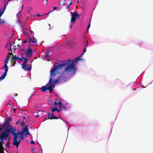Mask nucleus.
<instances>
[{
  "instance_id": "f257e3e1",
  "label": "nucleus",
  "mask_w": 153,
  "mask_h": 153,
  "mask_svg": "<svg viewBox=\"0 0 153 153\" xmlns=\"http://www.w3.org/2000/svg\"><path fill=\"white\" fill-rule=\"evenodd\" d=\"M62 62V64H59L56 63L55 64L53 65V68L51 70L50 72V78L49 80L50 82L53 83L52 79L57 75L59 69H63L61 72V75L62 76L65 77H66L68 74H70L69 72L73 71V66L72 65L70 66L68 65L66 61Z\"/></svg>"
},
{
  "instance_id": "f03ea898",
  "label": "nucleus",
  "mask_w": 153,
  "mask_h": 153,
  "mask_svg": "<svg viewBox=\"0 0 153 153\" xmlns=\"http://www.w3.org/2000/svg\"><path fill=\"white\" fill-rule=\"evenodd\" d=\"M80 59V57H79L76 58L75 60L68 59L67 60H65L64 61L62 60L60 61L61 62H62L66 61L68 65H69L70 66L72 65V66H73V69H72L73 71L72 72H69V73L70 74L72 75H74L76 74V69L75 63H77L78 62Z\"/></svg>"
},
{
  "instance_id": "7ed1b4c3",
  "label": "nucleus",
  "mask_w": 153,
  "mask_h": 153,
  "mask_svg": "<svg viewBox=\"0 0 153 153\" xmlns=\"http://www.w3.org/2000/svg\"><path fill=\"white\" fill-rule=\"evenodd\" d=\"M19 134L17 133V134L13 136L14 137L13 144L14 146H16L17 148L19 146L21 141L24 140L23 137L19 136Z\"/></svg>"
},
{
  "instance_id": "20e7f679",
  "label": "nucleus",
  "mask_w": 153,
  "mask_h": 153,
  "mask_svg": "<svg viewBox=\"0 0 153 153\" xmlns=\"http://www.w3.org/2000/svg\"><path fill=\"white\" fill-rule=\"evenodd\" d=\"M49 86L47 87V85H46L42 87L41 90L44 92H45L48 90H49L50 92H52L53 89L54 88V86L53 85V83L52 82H50L49 81Z\"/></svg>"
},
{
  "instance_id": "39448f33",
  "label": "nucleus",
  "mask_w": 153,
  "mask_h": 153,
  "mask_svg": "<svg viewBox=\"0 0 153 153\" xmlns=\"http://www.w3.org/2000/svg\"><path fill=\"white\" fill-rule=\"evenodd\" d=\"M71 15H72V18L71 19V22L73 23L75 22L76 19V18H79L80 17V15L77 14L76 12H71Z\"/></svg>"
},
{
  "instance_id": "423d86ee",
  "label": "nucleus",
  "mask_w": 153,
  "mask_h": 153,
  "mask_svg": "<svg viewBox=\"0 0 153 153\" xmlns=\"http://www.w3.org/2000/svg\"><path fill=\"white\" fill-rule=\"evenodd\" d=\"M10 127H7L6 128V130L1 133V134L8 137L9 135V133L10 132Z\"/></svg>"
},
{
  "instance_id": "0eeeda50",
  "label": "nucleus",
  "mask_w": 153,
  "mask_h": 153,
  "mask_svg": "<svg viewBox=\"0 0 153 153\" xmlns=\"http://www.w3.org/2000/svg\"><path fill=\"white\" fill-rule=\"evenodd\" d=\"M8 137L1 134H0V144H3L4 143V140H6Z\"/></svg>"
},
{
  "instance_id": "6e6552de",
  "label": "nucleus",
  "mask_w": 153,
  "mask_h": 153,
  "mask_svg": "<svg viewBox=\"0 0 153 153\" xmlns=\"http://www.w3.org/2000/svg\"><path fill=\"white\" fill-rule=\"evenodd\" d=\"M32 51H33L30 48V47L29 46H28V49L25 51V53L26 54V55H30V57H31L33 53Z\"/></svg>"
},
{
  "instance_id": "1a4fd4ad",
  "label": "nucleus",
  "mask_w": 153,
  "mask_h": 153,
  "mask_svg": "<svg viewBox=\"0 0 153 153\" xmlns=\"http://www.w3.org/2000/svg\"><path fill=\"white\" fill-rule=\"evenodd\" d=\"M51 117H48L47 118V120L48 119H58L59 118L61 119V118L60 117H56L53 114V112H52V113H51Z\"/></svg>"
},
{
  "instance_id": "9d476101",
  "label": "nucleus",
  "mask_w": 153,
  "mask_h": 153,
  "mask_svg": "<svg viewBox=\"0 0 153 153\" xmlns=\"http://www.w3.org/2000/svg\"><path fill=\"white\" fill-rule=\"evenodd\" d=\"M10 132L11 133L13 136H14L17 134V133H15V132L16 131V128H14L13 127L10 126Z\"/></svg>"
},
{
  "instance_id": "9b49d317",
  "label": "nucleus",
  "mask_w": 153,
  "mask_h": 153,
  "mask_svg": "<svg viewBox=\"0 0 153 153\" xmlns=\"http://www.w3.org/2000/svg\"><path fill=\"white\" fill-rule=\"evenodd\" d=\"M26 60H24V61L23 62V63L21 65H22V68L24 70V68H25V67H26L27 65H26V63H27L28 62V60H27V59L28 58L27 57L26 58Z\"/></svg>"
},
{
  "instance_id": "f8f14e48",
  "label": "nucleus",
  "mask_w": 153,
  "mask_h": 153,
  "mask_svg": "<svg viewBox=\"0 0 153 153\" xmlns=\"http://www.w3.org/2000/svg\"><path fill=\"white\" fill-rule=\"evenodd\" d=\"M12 119L10 117L7 118V120L5 122V123L7 125V127H10V122L11 121Z\"/></svg>"
},
{
  "instance_id": "ddd939ff",
  "label": "nucleus",
  "mask_w": 153,
  "mask_h": 153,
  "mask_svg": "<svg viewBox=\"0 0 153 153\" xmlns=\"http://www.w3.org/2000/svg\"><path fill=\"white\" fill-rule=\"evenodd\" d=\"M29 39L30 42H32L34 43H36L37 42V40L35 39L34 37L32 38L29 37Z\"/></svg>"
},
{
  "instance_id": "4468645a",
  "label": "nucleus",
  "mask_w": 153,
  "mask_h": 153,
  "mask_svg": "<svg viewBox=\"0 0 153 153\" xmlns=\"http://www.w3.org/2000/svg\"><path fill=\"white\" fill-rule=\"evenodd\" d=\"M0 127H1V128L2 129L1 131H2L3 129H5L7 127V125L5 123L2 126H1Z\"/></svg>"
},
{
  "instance_id": "2eb2a0df",
  "label": "nucleus",
  "mask_w": 153,
  "mask_h": 153,
  "mask_svg": "<svg viewBox=\"0 0 153 153\" xmlns=\"http://www.w3.org/2000/svg\"><path fill=\"white\" fill-rule=\"evenodd\" d=\"M60 101L59 100V99H58V100L57 99H56V101L54 103H53V105H58L60 103Z\"/></svg>"
},
{
  "instance_id": "dca6fc26",
  "label": "nucleus",
  "mask_w": 153,
  "mask_h": 153,
  "mask_svg": "<svg viewBox=\"0 0 153 153\" xmlns=\"http://www.w3.org/2000/svg\"><path fill=\"white\" fill-rule=\"evenodd\" d=\"M32 66L31 65H29L28 67L27 68H26V67H25V68L24 69V70L25 71H27L28 70H30L32 68Z\"/></svg>"
},
{
  "instance_id": "f3484780",
  "label": "nucleus",
  "mask_w": 153,
  "mask_h": 153,
  "mask_svg": "<svg viewBox=\"0 0 153 153\" xmlns=\"http://www.w3.org/2000/svg\"><path fill=\"white\" fill-rule=\"evenodd\" d=\"M11 60H18L19 59V57H16V56H12L11 57Z\"/></svg>"
},
{
  "instance_id": "a211bd4d",
  "label": "nucleus",
  "mask_w": 153,
  "mask_h": 153,
  "mask_svg": "<svg viewBox=\"0 0 153 153\" xmlns=\"http://www.w3.org/2000/svg\"><path fill=\"white\" fill-rule=\"evenodd\" d=\"M24 133V132H23V131H19L17 133H18L19 134V136H20V137H23V134Z\"/></svg>"
},
{
  "instance_id": "6ab92c4d",
  "label": "nucleus",
  "mask_w": 153,
  "mask_h": 153,
  "mask_svg": "<svg viewBox=\"0 0 153 153\" xmlns=\"http://www.w3.org/2000/svg\"><path fill=\"white\" fill-rule=\"evenodd\" d=\"M22 131H23V132H24V133H25L26 132H27L28 131V126H25L23 128Z\"/></svg>"
},
{
  "instance_id": "aec40b11",
  "label": "nucleus",
  "mask_w": 153,
  "mask_h": 153,
  "mask_svg": "<svg viewBox=\"0 0 153 153\" xmlns=\"http://www.w3.org/2000/svg\"><path fill=\"white\" fill-rule=\"evenodd\" d=\"M4 148L3 146V144H0V150L1 152L2 153L4 152Z\"/></svg>"
},
{
  "instance_id": "412c9836",
  "label": "nucleus",
  "mask_w": 153,
  "mask_h": 153,
  "mask_svg": "<svg viewBox=\"0 0 153 153\" xmlns=\"http://www.w3.org/2000/svg\"><path fill=\"white\" fill-rule=\"evenodd\" d=\"M15 43V42H13L12 45H10V51H12V49L11 48V47L12 46H14V48H13L14 50H16V48H15V47H16V46H14Z\"/></svg>"
},
{
  "instance_id": "4be33fe9",
  "label": "nucleus",
  "mask_w": 153,
  "mask_h": 153,
  "mask_svg": "<svg viewBox=\"0 0 153 153\" xmlns=\"http://www.w3.org/2000/svg\"><path fill=\"white\" fill-rule=\"evenodd\" d=\"M8 71V66H7L6 68L5 69V71L4 72V73L3 74H4L5 76H6V74L7 73Z\"/></svg>"
},
{
  "instance_id": "5701e85b",
  "label": "nucleus",
  "mask_w": 153,
  "mask_h": 153,
  "mask_svg": "<svg viewBox=\"0 0 153 153\" xmlns=\"http://www.w3.org/2000/svg\"><path fill=\"white\" fill-rule=\"evenodd\" d=\"M57 109L58 108L54 106L52 108V112H53V113L55 111H57Z\"/></svg>"
},
{
  "instance_id": "b1692460",
  "label": "nucleus",
  "mask_w": 153,
  "mask_h": 153,
  "mask_svg": "<svg viewBox=\"0 0 153 153\" xmlns=\"http://www.w3.org/2000/svg\"><path fill=\"white\" fill-rule=\"evenodd\" d=\"M6 76L4 74H3L1 77H0V80L1 81L3 79H4L5 77Z\"/></svg>"
},
{
  "instance_id": "393cba45",
  "label": "nucleus",
  "mask_w": 153,
  "mask_h": 153,
  "mask_svg": "<svg viewBox=\"0 0 153 153\" xmlns=\"http://www.w3.org/2000/svg\"><path fill=\"white\" fill-rule=\"evenodd\" d=\"M22 55H23V54H22ZM26 58H25L23 56V55H22V58H20L19 57V60L21 61H22L23 60H26Z\"/></svg>"
},
{
  "instance_id": "a878e982",
  "label": "nucleus",
  "mask_w": 153,
  "mask_h": 153,
  "mask_svg": "<svg viewBox=\"0 0 153 153\" xmlns=\"http://www.w3.org/2000/svg\"><path fill=\"white\" fill-rule=\"evenodd\" d=\"M62 108H61V109H62V110H64L65 111L66 110V107L65 106L62 105Z\"/></svg>"
},
{
  "instance_id": "bb28decb",
  "label": "nucleus",
  "mask_w": 153,
  "mask_h": 153,
  "mask_svg": "<svg viewBox=\"0 0 153 153\" xmlns=\"http://www.w3.org/2000/svg\"><path fill=\"white\" fill-rule=\"evenodd\" d=\"M11 61L12 62L11 65L12 66H13L16 63V61L15 60H11Z\"/></svg>"
},
{
  "instance_id": "cd10ccee",
  "label": "nucleus",
  "mask_w": 153,
  "mask_h": 153,
  "mask_svg": "<svg viewBox=\"0 0 153 153\" xmlns=\"http://www.w3.org/2000/svg\"><path fill=\"white\" fill-rule=\"evenodd\" d=\"M5 23V21L4 20H1L0 19V24L1 25L2 24H4Z\"/></svg>"
},
{
  "instance_id": "c85d7f7f",
  "label": "nucleus",
  "mask_w": 153,
  "mask_h": 153,
  "mask_svg": "<svg viewBox=\"0 0 153 153\" xmlns=\"http://www.w3.org/2000/svg\"><path fill=\"white\" fill-rule=\"evenodd\" d=\"M31 151L32 153H36V151L35 149H32Z\"/></svg>"
},
{
  "instance_id": "c756f323",
  "label": "nucleus",
  "mask_w": 153,
  "mask_h": 153,
  "mask_svg": "<svg viewBox=\"0 0 153 153\" xmlns=\"http://www.w3.org/2000/svg\"><path fill=\"white\" fill-rule=\"evenodd\" d=\"M21 125L22 127H24L25 126V127L26 126V123H25L24 122V121H23V122H22Z\"/></svg>"
},
{
  "instance_id": "7c9ffc66",
  "label": "nucleus",
  "mask_w": 153,
  "mask_h": 153,
  "mask_svg": "<svg viewBox=\"0 0 153 153\" xmlns=\"http://www.w3.org/2000/svg\"><path fill=\"white\" fill-rule=\"evenodd\" d=\"M9 139H9H9H8V142L7 143V144H6V147H8V148L9 147V146H10V145H9V143H8L9 141Z\"/></svg>"
},
{
  "instance_id": "2f4dec72",
  "label": "nucleus",
  "mask_w": 153,
  "mask_h": 153,
  "mask_svg": "<svg viewBox=\"0 0 153 153\" xmlns=\"http://www.w3.org/2000/svg\"><path fill=\"white\" fill-rule=\"evenodd\" d=\"M8 60H9L6 59L4 60V63H5L4 64L5 65H7V63L8 62Z\"/></svg>"
},
{
  "instance_id": "473e14b6",
  "label": "nucleus",
  "mask_w": 153,
  "mask_h": 153,
  "mask_svg": "<svg viewBox=\"0 0 153 153\" xmlns=\"http://www.w3.org/2000/svg\"><path fill=\"white\" fill-rule=\"evenodd\" d=\"M4 13V11H0V17L1 18V16L3 15Z\"/></svg>"
},
{
  "instance_id": "72a5a7b5",
  "label": "nucleus",
  "mask_w": 153,
  "mask_h": 153,
  "mask_svg": "<svg viewBox=\"0 0 153 153\" xmlns=\"http://www.w3.org/2000/svg\"><path fill=\"white\" fill-rule=\"evenodd\" d=\"M7 65H4V66L2 67L1 68V69L2 70L4 69H5L7 67Z\"/></svg>"
},
{
  "instance_id": "f704fd0d",
  "label": "nucleus",
  "mask_w": 153,
  "mask_h": 153,
  "mask_svg": "<svg viewBox=\"0 0 153 153\" xmlns=\"http://www.w3.org/2000/svg\"><path fill=\"white\" fill-rule=\"evenodd\" d=\"M50 51H48L47 52V53L46 55V57H50V55H49V53Z\"/></svg>"
},
{
  "instance_id": "c9c22d12",
  "label": "nucleus",
  "mask_w": 153,
  "mask_h": 153,
  "mask_svg": "<svg viewBox=\"0 0 153 153\" xmlns=\"http://www.w3.org/2000/svg\"><path fill=\"white\" fill-rule=\"evenodd\" d=\"M59 79H56V80L55 81L54 83H57L59 82Z\"/></svg>"
},
{
  "instance_id": "e433bc0d",
  "label": "nucleus",
  "mask_w": 153,
  "mask_h": 153,
  "mask_svg": "<svg viewBox=\"0 0 153 153\" xmlns=\"http://www.w3.org/2000/svg\"><path fill=\"white\" fill-rule=\"evenodd\" d=\"M25 134V135H30V133L28 131L27 132H26Z\"/></svg>"
},
{
  "instance_id": "4c0bfd02",
  "label": "nucleus",
  "mask_w": 153,
  "mask_h": 153,
  "mask_svg": "<svg viewBox=\"0 0 153 153\" xmlns=\"http://www.w3.org/2000/svg\"><path fill=\"white\" fill-rule=\"evenodd\" d=\"M59 107H62V101H60V103L59 104Z\"/></svg>"
},
{
  "instance_id": "58836bf2",
  "label": "nucleus",
  "mask_w": 153,
  "mask_h": 153,
  "mask_svg": "<svg viewBox=\"0 0 153 153\" xmlns=\"http://www.w3.org/2000/svg\"><path fill=\"white\" fill-rule=\"evenodd\" d=\"M10 58V56H9V55H8L7 56L6 59L9 60Z\"/></svg>"
},
{
  "instance_id": "ea45409f",
  "label": "nucleus",
  "mask_w": 153,
  "mask_h": 153,
  "mask_svg": "<svg viewBox=\"0 0 153 153\" xmlns=\"http://www.w3.org/2000/svg\"><path fill=\"white\" fill-rule=\"evenodd\" d=\"M6 5H5V4H4V8H3V11H4V12L6 9Z\"/></svg>"
},
{
  "instance_id": "a19ab883",
  "label": "nucleus",
  "mask_w": 153,
  "mask_h": 153,
  "mask_svg": "<svg viewBox=\"0 0 153 153\" xmlns=\"http://www.w3.org/2000/svg\"><path fill=\"white\" fill-rule=\"evenodd\" d=\"M30 143L32 144H34L35 143V142L34 141L31 140L30 141Z\"/></svg>"
},
{
  "instance_id": "79ce46f5",
  "label": "nucleus",
  "mask_w": 153,
  "mask_h": 153,
  "mask_svg": "<svg viewBox=\"0 0 153 153\" xmlns=\"http://www.w3.org/2000/svg\"><path fill=\"white\" fill-rule=\"evenodd\" d=\"M12 55V56H14L13 54L12 53H8V55Z\"/></svg>"
},
{
  "instance_id": "37998d69",
  "label": "nucleus",
  "mask_w": 153,
  "mask_h": 153,
  "mask_svg": "<svg viewBox=\"0 0 153 153\" xmlns=\"http://www.w3.org/2000/svg\"><path fill=\"white\" fill-rule=\"evenodd\" d=\"M86 48H85L83 50V53H84L86 52Z\"/></svg>"
},
{
  "instance_id": "c03bdc74",
  "label": "nucleus",
  "mask_w": 153,
  "mask_h": 153,
  "mask_svg": "<svg viewBox=\"0 0 153 153\" xmlns=\"http://www.w3.org/2000/svg\"><path fill=\"white\" fill-rule=\"evenodd\" d=\"M90 26V23L89 24V25H88V26L87 27V29H88L89 28Z\"/></svg>"
},
{
  "instance_id": "a18cd8bd",
  "label": "nucleus",
  "mask_w": 153,
  "mask_h": 153,
  "mask_svg": "<svg viewBox=\"0 0 153 153\" xmlns=\"http://www.w3.org/2000/svg\"><path fill=\"white\" fill-rule=\"evenodd\" d=\"M69 43L68 45H69L71 46V45H70L71 44L70 42V41H68H68H66V43Z\"/></svg>"
},
{
  "instance_id": "49530a36",
  "label": "nucleus",
  "mask_w": 153,
  "mask_h": 153,
  "mask_svg": "<svg viewBox=\"0 0 153 153\" xmlns=\"http://www.w3.org/2000/svg\"><path fill=\"white\" fill-rule=\"evenodd\" d=\"M62 4H63L64 5V3H62L61 2V1H59V4L60 5H61Z\"/></svg>"
},
{
  "instance_id": "de8ad7c7",
  "label": "nucleus",
  "mask_w": 153,
  "mask_h": 153,
  "mask_svg": "<svg viewBox=\"0 0 153 153\" xmlns=\"http://www.w3.org/2000/svg\"><path fill=\"white\" fill-rule=\"evenodd\" d=\"M88 45V41L87 40L86 41V45H85V47L86 48Z\"/></svg>"
},
{
  "instance_id": "09e8293b",
  "label": "nucleus",
  "mask_w": 153,
  "mask_h": 153,
  "mask_svg": "<svg viewBox=\"0 0 153 153\" xmlns=\"http://www.w3.org/2000/svg\"><path fill=\"white\" fill-rule=\"evenodd\" d=\"M57 7L56 6H55L53 8V10H56L57 9Z\"/></svg>"
},
{
  "instance_id": "8fccbe9b",
  "label": "nucleus",
  "mask_w": 153,
  "mask_h": 153,
  "mask_svg": "<svg viewBox=\"0 0 153 153\" xmlns=\"http://www.w3.org/2000/svg\"><path fill=\"white\" fill-rule=\"evenodd\" d=\"M62 110V109H61V108H60V109L59 110H58V109H57V112H59L60 111Z\"/></svg>"
},
{
  "instance_id": "3c124183",
  "label": "nucleus",
  "mask_w": 153,
  "mask_h": 153,
  "mask_svg": "<svg viewBox=\"0 0 153 153\" xmlns=\"http://www.w3.org/2000/svg\"><path fill=\"white\" fill-rule=\"evenodd\" d=\"M23 42L24 43H25L27 42V41L25 40L23 41Z\"/></svg>"
},
{
  "instance_id": "603ef678",
  "label": "nucleus",
  "mask_w": 153,
  "mask_h": 153,
  "mask_svg": "<svg viewBox=\"0 0 153 153\" xmlns=\"http://www.w3.org/2000/svg\"><path fill=\"white\" fill-rule=\"evenodd\" d=\"M84 54V53H82L80 55V57H81Z\"/></svg>"
},
{
  "instance_id": "864d4df0",
  "label": "nucleus",
  "mask_w": 153,
  "mask_h": 153,
  "mask_svg": "<svg viewBox=\"0 0 153 153\" xmlns=\"http://www.w3.org/2000/svg\"><path fill=\"white\" fill-rule=\"evenodd\" d=\"M51 115V112H49L48 113V116Z\"/></svg>"
},
{
  "instance_id": "5fc2aeb1",
  "label": "nucleus",
  "mask_w": 153,
  "mask_h": 153,
  "mask_svg": "<svg viewBox=\"0 0 153 153\" xmlns=\"http://www.w3.org/2000/svg\"><path fill=\"white\" fill-rule=\"evenodd\" d=\"M21 51L22 52V51H25V49H21Z\"/></svg>"
},
{
  "instance_id": "6e6d98bb",
  "label": "nucleus",
  "mask_w": 153,
  "mask_h": 153,
  "mask_svg": "<svg viewBox=\"0 0 153 153\" xmlns=\"http://www.w3.org/2000/svg\"><path fill=\"white\" fill-rule=\"evenodd\" d=\"M72 4V1H71L69 4V5H71Z\"/></svg>"
},
{
  "instance_id": "4d7b16f0",
  "label": "nucleus",
  "mask_w": 153,
  "mask_h": 153,
  "mask_svg": "<svg viewBox=\"0 0 153 153\" xmlns=\"http://www.w3.org/2000/svg\"><path fill=\"white\" fill-rule=\"evenodd\" d=\"M37 16L39 17H40L41 16L39 14H38V15H37Z\"/></svg>"
},
{
  "instance_id": "13d9d810",
  "label": "nucleus",
  "mask_w": 153,
  "mask_h": 153,
  "mask_svg": "<svg viewBox=\"0 0 153 153\" xmlns=\"http://www.w3.org/2000/svg\"><path fill=\"white\" fill-rule=\"evenodd\" d=\"M30 32L31 34H32L33 33H34L32 31H30Z\"/></svg>"
},
{
  "instance_id": "bf43d9fd",
  "label": "nucleus",
  "mask_w": 153,
  "mask_h": 153,
  "mask_svg": "<svg viewBox=\"0 0 153 153\" xmlns=\"http://www.w3.org/2000/svg\"><path fill=\"white\" fill-rule=\"evenodd\" d=\"M67 8H68V9L69 10H70V9L69 8V5H68V6H67Z\"/></svg>"
},
{
  "instance_id": "052dcab7",
  "label": "nucleus",
  "mask_w": 153,
  "mask_h": 153,
  "mask_svg": "<svg viewBox=\"0 0 153 153\" xmlns=\"http://www.w3.org/2000/svg\"><path fill=\"white\" fill-rule=\"evenodd\" d=\"M9 1H12V0H7V4L8 2Z\"/></svg>"
},
{
  "instance_id": "680f3d73",
  "label": "nucleus",
  "mask_w": 153,
  "mask_h": 153,
  "mask_svg": "<svg viewBox=\"0 0 153 153\" xmlns=\"http://www.w3.org/2000/svg\"><path fill=\"white\" fill-rule=\"evenodd\" d=\"M52 11H53L52 10H50V11L48 13H50L52 12Z\"/></svg>"
},
{
  "instance_id": "e2e57ef3",
  "label": "nucleus",
  "mask_w": 153,
  "mask_h": 153,
  "mask_svg": "<svg viewBox=\"0 0 153 153\" xmlns=\"http://www.w3.org/2000/svg\"><path fill=\"white\" fill-rule=\"evenodd\" d=\"M49 13H46V15L47 16V17L48 16V15H49Z\"/></svg>"
},
{
  "instance_id": "0e129e2a",
  "label": "nucleus",
  "mask_w": 153,
  "mask_h": 153,
  "mask_svg": "<svg viewBox=\"0 0 153 153\" xmlns=\"http://www.w3.org/2000/svg\"><path fill=\"white\" fill-rule=\"evenodd\" d=\"M45 1H46V4H47V2H48L47 0H45Z\"/></svg>"
},
{
  "instance_id": "69168bd1",
  "label": "nucleus",
  "mask_w": 153,
  "mask_h": 153,
  "mask_svg": "<svg viewBox=\"0 0 153 153\" xmlns=\"http://www.w3.org/2000/svg\"><path fill=\"white\" fill-rule=\"evenodd\" d=\"M7 44L5 46V47H7Z\"/></svg>"
},
{
  "instance_id": "338daca9",
  "label": "nucleus",
  "mask_w": 153,
  "mask_h": 153,
  "mask_svg": "<svg viewBox=\"0 0 153 153\" xmlns=\"http://www.w3.org/2000/svg\"><path fill=\"white\" fill-rule=\"evenodd\" d=\"M17 46L19 47H20V46H19V44H18L17 45Z\"/></svg>"
},
{
  "instance_id": "774afa93",
  "label": "nucleus",
  "mask_w": 153,
  "mask_h": 153,
  "mask_svg": "<svg viewBox=\"0 0 153 153\" xmlns=\"http://www.w3.org/2000/svg\"><path fill=\"white\" fill-rule=\"evenodd\" d=\"M70 27H71V28H72V25H70Z\"/></svg>"
}]
</instances>
